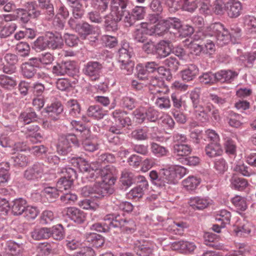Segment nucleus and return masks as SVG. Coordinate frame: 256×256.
Returning a JSON list of instances; mask_svg holds the SVG:
<instances>
[{
  "instance_id": "7c9ffc66",
  "label": "nucleus",
  "mask_w": 256,
  "mask_h": 256,
  "mask_svg": "<svg viewBox=\"0 0 256 256\" xmlns=\"http://www.w3.org/2000/svg\"><path fill=\"white\" fill-rule=\"evenodd\" d=\"M106 112L98 105L90 106L86 111L88 116L96 119H101L106 114Z\"/></svg>"
},
{
  "instance_id": "4c0bfd02",
  "label": "nucleus",
  "mask_w": 256,
  "mask_h": 256,
  "mask_svg": "<svg viewBox=\"0 0 256 256\" xmlns=\"http://www.w3.org/2000/svg\"><path fill=\"white\" fill-rule=\"evenodd\" d=\"M0 30V38H5L12 35L16 30L17 26L15 23H7L2 26Z\"/></svg>"
},
{
  "instance_id": "e2e57ef3",
  "label": "nucleus",
  "mask_w": 256,
  "mask_h": 256,
  "mask_svg": "<svg viewBox=\"0 0 256 256\" xmlns=\"http://www.w3.org/2000/svg\"><path fill=\"white\" fill-rule=\"evenodd\" d=\"M59 190H58V188L48 186L45 188L43 190V192L46 196L47 198L50 199V200H52L57 198H58Z\"/></svg>"
},
{
  "instance_id": "79ce46f5",
  "label": "nucleus",
  "mask_w": 256,
  "mask_h": 256,
  "mask_svg": "<svg viewBox=\"0 0 256 256\" xmlns=\"http://www.w3.org/2000/svg\"><path fill=\"white\" fill-rule=\"evenodd\" d=\"M172 246L175 250L188 252L194 251L196 247L194 243L184 241L175 242L172 244Z\"/></svg>"
},
{
  "instance_id": "ea45409f",
  "label": "nucleus",
  "mask_w": 256,
  "mask_h": 256,
  "mask_svg": "<svg viewBox=\"0 0 256 256\" xmlns=\"http://www.w3.org/2000/svg\"><path fill=\"white\" fill-rule=\"evenodd\" d=\"M134 251L138 256H152L153 248L148 244H140L134 247Z\"/></svg>"
},
{
  "instance_id": "f704fd0d",
  "label": "nucleus",
  "mask_w": 256,
  "mask_h": 256,
  "mask_svg": "<svg viewBox=\"0 0 256 256\" xmlns=\"http://www.w3.org/2000/svg\"><path fill=\"white\" fill-rule=\"evenodd\" d=\"M190 204L194 210H201L207 208L209 202L206 199L194 197L190 199Z\"/></svg>"
},
{
  "instance_id": "a211bd4d",
  "label": "nucleus",
  "mask_w": 256,
  "mask_h": 256,
  "mask_svg": "<svg viewBox=\"0 0 256 256\" xmlns=\"http://www.w3.org/2000/svg\"><path fill=\"white\" fill-rule=\"evenodd\" d=\"M171 51L168 42L161 40L156 43L155 55L158 58L161 59L168 56L170 54Z\"/></svg>"
},
{
  "instance_id": "0eeeda50",
  "label": "nucleus",
  "mask_w": 256,
  "mask_h": 256,
  "mask_svg": "<svg viewBox=\"0 0 256 256\" xmlns=\"http://www.w3.org/2000/svg\"><path fill=\"white\" fill-rule=\"evenodd\" d=\"M103 66L102 64L96 61H90L87 62L83 69L84 73L91 78L92 80L99 78Z\"/></svg>"
},
{
  "instance_id": "7ed1b4c3",
  "label": "nucleus",
  "mask_w": 256,
  "mask_h": 256,
  "mask_svg": "<svg viewBox=\"0 0 256 256\" xmlns=\"http://www.w3.org/2000/svg\"><path fill=\"white\" fill-rule=\"evenodd\" d=\"M211 28L214 36V37L216 39L218 45L222 46L228 44L230 42H232L231 37L229 34V30L224 28L222 24L219 22L215 23L211 26Z\"/></svg>"
},
{
  "instance_id": "bb28decb",
  "label": "nucleus",
  "mask_w": 256,
  "mask_h": 256,
  "mask_svg": "<svg viewBox=\"0 0 256 256\" xmlns=\"http://www.w3.org/2000/svg\"><path fill=\"white\" fill-rule=\"evenodd\" d=\"M120 62H124L130 60V58L134 54L132 48H130L128 44H124L118 50Z\"/></svg>"
},
{
  "instance_id": "a878e982",
  "label": "nucleus",
  "mask_w": 256,
  "mask_h": 256,
  "mask_svg": "<svg viewBox=\"0 0 256 256\" xmlns=\"http://www.w3.org/2000/svg\"><path fill=\"white\" fill-rule=\"evenodd\" d=\"M67 213L70 218L78 224H82L85 220V214L83 211L78 208H68Z\"/></svg>"
},
{
  "instance_id": "774afa93",
  "label": "nucleus",
  "mask_w": 256,
  "mask_h": 256,
  "mask_svg": "<svg viewBox=\"0 0 256 256\" xmlns=\"http://www.w3.org/2000/svg\"><path fill=\"white\" fill-rule=\"evenodd\" d=\"M155 104L160 109H168L171 106L170 100L167 96H158Z\"/></svg>"
},
{
  "instance_id": "f257e3e1",
  "label": "nucleus",
  "mask_w": 256,
  "mask_h": 256,
  "mask_svg": "<svg viewBox=\"0 0 256 256\" xmlns=\"http://www.w3.org/2000/svg\"><path fill=\"white\" fill-rule=\"evenodd\" d=\"M60 172L64 175L58 180L56 186L60 192H64L71 188L76 177V172L71 168H62Z\"/></svg>"
},
{
  "instance_id": "5701e85b",
  "label": "nucleus",
  "mask_w": 256,
  "mask_h": 256,
  "mask_svg": "<svg viewBox=\"0 0 256 256\" xmlns=\"http://www.w3.org/2000/svg\"><path fill=\"white\" fill-rule=\"evenodd\" d=\"M238 76V73L231 70H221L216 72V82H224L233 80Z\"/></svg>"
},
{
  "instance_id": "58836bf2",
  "label": "nucleus",
  "mask_w": 256,
  "mask_h": 256,
  "mask_svg": "<svg viewBox=\"0 0 256 256\" xmlns=\"http://www.w3.org/2000/svg\"><path fill=\"white\" fill-rule=\"evenodd\" d=\"M196 113L198 122H194L191 126L193 127L204 126V124L208 122V114H206L204 112H201L198 110H196Z\"/></svg>"
},
{
  "instance_id": "8fccbe9b",
  "label": "nucleus",
  "mask_w": 256,
  "mask_h": 256,
  "mask_svg": "<svg viewBox=\"0 0 256 256\" xmlns=\"http://www.w3.org/2000/svg\"><path fill=\"white\" fill-rule=\"evenodd\" d=\"M38 6L46 10L49 18L52 17L54 14L53 4L50 2V0H38Z\"/></svg>"
},
{
  "instance_id": "69168bd1",
  "label": "nucleus",
  "mask_w": 256,
  "mask_h": 256,
  "mask_svg": "<svg viewBox=\"0 0 256 256\" xmlns=\"http://www.w3.org/2000/svg\"><path fill=\"white\" fill-rule=\"evenodd\" d=\"M252 226L249 223L246 222L242 226H238L234 230V231L237 236H246L248 234L252 231Z\"/></svg>"
},
{
  "instance_id": "f3484780",
  "label": "nucleus",
  "mask_w": 256,
  "mask_h": 256,
  "mask_svg": "<svg viewBox=\"0 0 256 256\" xmlns=\"http://www.w3.org/2000/svg\"><path fill=\"white\" fill-rule=\"evenodd\" d=\"M156 22H158L157 24L150 28L152 32V35L154 34H163L170 28L169 18L166 20L160 18Z\"/></svg>"
},
{
  "instance_id": "393cba45",
  "label": "nucleus",
  "mask_w": 256,
  "mask_h": 256,
  "mask_svg": "<svg viewBox=\"0 0 256 256\" xmlns=\"http://www.w3.org/2000/svg\"><path fill=\"white\" fill-rule=\"evenodd\" d=\"M26 201L22 198L16 199L12 202V212L14 216H20L24 212L26 208Z\"/></svg>"
},
{
  "instance_id": "f8f14e48",
  "label": "nucleus",
  "mask_w": 256,
  "mask_h": 256,
  "mask_svg": "<svg viewBox=\"0 0 256 256\" xmlns=\"http://www.w3.org/2000/svg\"><path fill=\"white\" fill-rule=\"evenodd\" d=\"M224 7L228 16L230 18H236L242 13V5L238 0H229L224 4Z\"/></svg>"
},
{
  "instance_id": "6ab92c4d",
  "label": "nucleus",
  "mask_w": 256,
  "mask_h": 256,
  "mask_svg": "<svg viewBox=\"0 0 256 256\" xmlns=\"http://www.w3.org/2000/svg\"><path fill=\"white\" fill-rule=\"evenodd\" d=\"M212 39H214L212 34H206L202 38H200L203 44L204 54L208 55L212 54L216 50V46L214 41Z\"/></svg>"
},
{
  "instance_id": "4d7b16f0",
  "label": "nucleus",
  "mask_w": 256,
  "mask_h": 256,
  "mask_svg": "<svg viewBox=\"0 0 256 256\" xmlns=\"http://www.w3.org/2000/svg\"><path fill=\"white\" fill-rule=\"evenodd\" d=\"M156 45V43L153 42L152 40L148 39L143 43L142 48L146 54L155 55Z\"/></svg>"
},
{
  "instance_id": "f03ea898",
  "label": "nucleus",
  "mask_w": 256,
  "mask_h": 256,
  "mask_svg": "<svg viewBox=\"0 0 256 256\" xmlns=\"http://www.w3.org/2000/svg\"><path fill=\"white\" fill-rule=\"evenodd\" d=\"M52 72L56 76H63L65 74L73 76L78 72V68L74 61L62 62L54 66Z\"/></svg>"
},
{
  "instance_id": "dca6fc26",
  "label": "nucleus",
  "mask_w": 256,
  "mask_h": 256,
  "mask_svg": "<svg viewBox=\"0 0 256 256\" xmlns=\"http://www.w3.org/2000/svg\"><path fill=\"white\" fill-rule=\"evenodd\" d=\"M160 179H162L164 182V185L165 183L169 184H176L178 183L176 178V176L174 172L172 166L168 168H163L160 170Z\"/></svg>"
},
{
  "instance_id": "39448f33",
  "label": "nucleus",
  "mask_w": 256,
  "mask_h": 256,
  "mask_svg": "<svg viewBox=\"0 0 256 256\" xmlns=\"http://www.w3.org/2000/svg\"><path fill=\"white\" fill-rule=\"evenodd\" d=\"M92 190V198H98L107 196L114 192V188L112 186L106 182H98L91 186Z\"/></svg>"
},
{
  "instance_id": "37998d69",
  "label": "nucleus",
  "mask_w": 256,
  "mask_h": 256,
  "mask_svg": "<svg viewBox=\"0 0 256 256\" xmlns=\"http://www.w3.org/2000/svg\"><path fill=\"white\" fill-rule=\"evenodd\" d=\"M164 64L170 71L174 72H176L180 66L178 60L174 56H171L165 59Z\"/></svg>"
},
{
  "instance_id": "c756f323",
  "label": "nucleus",
  "mask_w": 256,
  "mask_h": 256,
  "mask_svg": "<svg viewBox=\"0 0 256 256\" xmlns=\"http://www.w3.org/2000/svg\"><path fill=\"white\" fill-rule=\"evenodd\" d=\"M45 110L49 116L52 117L53 120H57L59 118L58 114L63 111V106L60 102H57L52 104L50 106L46 107Z\"/></svg>"
},
{
  "instance_id": "9b49d317",
  "label": "nucleus",
  "mask_w": 256,
  "mask_h": 256,
  "mask_svg": "<svg viewBox=\"0 0 256 256\" xmlns=\"http://www.w3.org/2000/svg\"><path fill=\"white\" fill-rule=\"evenodd\" d=\"M46 39L48 48L50 49H60L64 45L63 38L59 33L47 32H46Z\"/></svg>"
},
{
  "instance_id": "49530a36",
  "label": "nucleus",
  "mask_w": 256,
  "mask_h": 256,
  "mask_svg": "<svg viewBox=\"0 0 256 256\" xmlns=\"http://www.w3.org/2000/svg\"><path fill=\"white\" fill-rule=\"evenodd\" d=\"M65 44L69 47H75L78 46L80 41L79 37L72 34L65 33L63 36Z\"/></svg>"
},
{
  "instance_id": "e433bc0d",
  "label": "nucleus",
  "mask_w": 256,
  "mask_h": 256,
  "mask_svg": "<svg viewBox=\"0 0 256 256\" xmlns=\"http://www.w3.org/2000/svg\"><path fill=\"white\" fill-rule=\"evenodd\" d=\"M232 186L239 190H244L248 185V181L242 178H240L236 175H233L230 179Z\"/></svg>"
},
{
  "instance_id": "052dcab7",
  "label": "nucleus",
  "mask_w": 256,
  "mask_h": 256,
  "mask_svg": "<svg viewBox=\"0 0 256 256\" xmlns=\"http://www.w3.org/2000/svg\"><path fill=\"white\" fill-rule=\"evenodd\" d=\"M51 236L56 240H62L64 237V230L60 224H58L52 227V230H50Z\"/></svg>"
},
{
  "instance_id": "6e6d98bb",
  "label": "nucleus",
  "mask_w": 256,
  "mask_h": 256,
  "mask_svg": "<svg viewBox=\"0 0 256 256\" xmlns=\"http://www.w3.org/2000/svg\"><path fill=\"white\" fill-rule=\"evenodd\" d=\"M88 242H90L92 246L96 248L101 246L104 244V240L103 237L96 233H92L87 238Z\"/></svg>"
},
{
  "instance_id": "2eb2a0df",
  "label": "nucleus",
  "mask_w": 256,
  "mask_h": 256,
  "mask_svg": "<svg viewBox=\"0 0 256 256\" xmlns=\"http://www.w3.org/2000/svg\"><path fill=\"white\" fill-rule=\"evenodd\" d=\"M102 182H106L111 186L116 180L114 177L115 170L112 166H106L102 168H100Z\"/></svg>"
},
{
  "instance_id": "864d4df0",
  "label": "nucleus",
  "mask_w": 256,
  "mask_h": 256,
  "mask_svg": "<svg viewBox=\"0 0 256 256\" xmlns=\"http://www.w3.org/2000/svg\"><path fill=\"white\" fill-rule=\"evenodd\" d=\"M120 182L124 186H130L134 182V174L127 170H124L122 174Z\"/></svg>"
},
{
  "instance_id": "3c124183",
  "label": "nucleus",
  "mask_w": 256,
  "mask_h": 256,
  "mask_svg": "<svg viewBox=\"0 0 256 256\" xmlns=\"http://www.w3.org/2000/svg\"><path fill=\"white\" fill-rule=\"evenodd\" d=\"M48 48L46 35L44 36H39L34 42L32 46V49L37 52L45 50Z\"/></svg>"
},
{
  "instance_id": "de8ad7c7",
  "label": "nucleus",
  "mask_w": 256,
  "mask_h": 256,
  "mask_svg": "<svg viewBox=\"0 0 256 256\" xmlns=\"http://www.w3.org/2000/svg\"><path fill=\"white\" fill-rule=\"evenodd\" d=\"M20 70L22 74L28 79L32 78L36 72V69L33 68L26 62L22 64Z\"/></svg>"
},
{
  "instance_id": "4be33fe9",
  "label": "nucleus",
  "mask_w": 256,
  "mask_h": 256,
  "mask_svg": "<svg viewBox=\"0 0 256 256\" xmlns=\"http://www.w3.org/2000/svg\"><path fill=\"white\" fill-rule=\"evenodd\" d=\"M198 71L196 66L190 64L187 68L181 71L182 78L186 82L192 80L198 74Z\"/></svg>"
},
{
  "instance_id": "cd10ccee",
  "label": "nucleus",
  "mask_w": 256,
  "mask_h": 256,
  "mask_svg": "<svg viewBox=\"0 0 256 256\" xmlns=\"http://www.w3.org/2000/svg\"><path fill=\"white\" fill-rule=\"evenodd\" d=\"M68 108L69 114L74 118L80 117L81 115V108L80 104L76 100H70L66 102Z\"/></svg>"
},
{
  "instance_id": "603ef678",
  "label": "nucleus",
  "mask_w": 256,
  "mask_h": 256,
  "mask_svg": "<svg viewBox=\"0 0 256 256\" xmlns=\"http://www.w3.org/2000/svg\"><path fill=\"white\" fill-rule=\"evenodd\" d=\"M229 34L231 37L232 44L238 43L242 36V30L236 26H232L229 30Z\"/></svg>"
},
{
  "instance_id": "6e6552de",
  "label": "nucleus",
  "mask_w": 256,
  "mask_h": 256,
  "mask_svg": "<svg viewBox=\"0 0 256 256\" xmlns=\"http://www.w3.org/2000/svg\"><path fill=\"white\" fill-rule=\"evenodd\" d=\"M146 26V24L143 22L137 25V28L132 34L133 38L136 42L143 44L148 40V36L152 35L150 29L147 28Z\"/></svg>"
},
{
  "instance_id": "412c9836",
  "label": "nucleus",
  "mask_w": 256,
  "mask_h": 256,
  "mask_svg": "<svg viewBox=\"0 0 256 256\" xmlns=\"http://www.w3.org/2000/svg\"><path fill=\"white\" fill-rule=\"evenodd\" d=\"M76 32L82 38L85 39L88 36L94 34L95 30L93 26L86 22H82L78 26Z\"/></svg>"
},
{
  "instance_id": "13d9d810",
  "label": "nucleus",
  "mask_w": 256,
  "mask_h": 256,
  "mask_svg": "<svg viewBox=\"0 0 256 256\" xmlns=\"http://www.w3.org/2000/svg\"><path fill=\"white\" fill-rule=\"evenodd\" d=\"M232 203L238 210L244 211L247 208L245 199L239 196H236L232 200Z\"/></svg>"
},
{
  "instance_id": "bf43d9fd",
  "label": "nucleus",
  "mask_w": 256,
  "mask_h": 256,
  "mask_svg": "<svg viewBox=\"0 0 256 256\" xmlns=\"http://www.w3.org/2000/svg\"><path fill=\"white\" fill-rule=\"evenodd\" d=\"M120 104L124 108L132 110L136 107V100L131 96H124L121 99Z\"/></svg>"
},
{
  "instance_id": "c85d7f7f",
  "label": "nucleus",
  "mask_w": 256,
  "mask_h": 256,
  "mask_svg": "<svg viewBox=\"0 0 256 256\" xmlns=\"http://www.w3.org/2000/svg\"><path fill=\"white\" fill-rule=\"evenodd\" d=\"M120 216H114L113 214H107L104 216L103 224L106 230H108L109 231L112 228L120 227Z\"/></svg>"
},
{
  "instance_id": "9d476101",
  "label": "nucleus",
  "mask_w": 256,
  "mask_h": 256,
  "mask_svg": "<svg viewBox=\"0 0 256 256\" xmlns=\"http://www.w3.org/2000/svg\"><path fill=\"white\" fill-rule=\"evenodd\" d=\"M122 20V14H112L105 16L104 28L106 32H115L118 30V22Z\"/></svg>"
},
{
  "instance_id": "aec40b11",
  "label": "nucleus",
  "mask_w": 256,
  "mask_h": 256,
  "mask_svg": "<svg viewBox=\"0 0 256 256\" xmlns=\"http://www.w3.org/2000/svg\"><path fill=\"white\" fill-rule=\"evenodd\" d=\"M5 249L8 251L6 256H20L24 250L22 244H18L13 241L7 242Z\"/></svg>"
},
{
  "instance_id": "4468645a",
  "label": "nucleus",
  "mask_w": 256,
  "mask_h": 256,
  "mask_svg": "<svg viewBox=\"0 0 256 256\" xmlns=\"http://www.w3.org/2000/svg\"><path fill=\"white\" fill-rule=\"evenodd\" d=\"M71 140L74 144L76 138L74 136H61L58 139L57 144V150L62 154H66L70 151L71 145L70 141Z\"/></svg>"
},
{
  "instance_id": "a18cd8bd",
  "label": "nucleus",
  "mask_w": 256,
  "mask_h": 256,
  "mask_svg": "<svg viewBox=\"0 0 256 256\" xmlns=\"http://www.w3.org/2000/svg\"><path fill=\"white\" fill-rule=\"evenodd\" d=\"M200 182V180L196 176H190L182 181V185L188 190H194Z\"/></svg>"
},
{
  "instance_id": "c03bdc74",
  "label": "nucleus",
  "mask_w": 256,
  "mask_h": 256,
  "mask_svg": "<svg viewBox=\"0 0 256 256\" xmlns=\"http://www.w3.org/2000/svg\"><path fill=\"white\" fill-rule=\"evenodd\" d=\"M119 223L120 226L123 230L128 233H133L136 230V225L134 222L132 220H126L120 218Z\"/></svg>"
},
{
  "instance_id": "ddd939ff",
  "label": "nucleus",
  "mask_w": 256,
  "mask_h": 256,
  "mask_svg": "<svg viewBox=\"0 0 256 256\" xmlns=\"http://www.w3.org/2000/svg\"><path fill=\"white\" fill-rule=\"evenodd\" d=\"M16 148H20V152L14 154L12 156L14 165L18 167L26 166L30 162V158L24 154L27 150V148H20L18 146Z\"/></svg>"
},
{
  "instance_id": "0e129e2a",
  "label": "nucleus",
  "mask_w": 256,
  "mask_h": 256,
  "mask_svg": "<svg viewBox=\"0 0 256 256\" xmlns=\"http://www.w3.org/2000/svg\"><path fill=\"white\" fill-rule=\"evenodd\" d=\"M214 168L219 174H223L228 169V164L224 158H220L215 160Z\"/></svg>"
},
{
  "instance_id": "09e8293b",
  "label": "nucleus",
  "mask_w": 256,
  "mask_h": 256,
  "mask_svg": "<svg viewBox=\"0 0 256 256\" xmlns=\"http://www.w3.org/2000/svg\"><path fill=\"white\" fill-rule=\"evenodd\" d=\"M9 164L8 162L0 163V184L8 182L10 178L8 173Z\"/></svg>"
},
{
  "instance_id": "423d86ee",
  "label": "nucleus",
  "mask_w": 256,
  "mask_h": 256,
  "mask_svg": "<svg viewBox=\"0 0 256 256\" xmlns=\"http://www.w3.org/2000/svg\"><path fill=\"white\" fill-rule=\"evenodd\" d=\"M148 7L154 14H149L148 18L152 24H155L160 18H163V6L160 0H149Z\"/></svg>"
},
{
  "instance_id": "a19ab883",
  "label": "nucleus",
  "mask_w": 256,
  "mask_h": 256,
  "mask_svg": "<svg viewBox=\"0 0 256 256\" xmlns=\"http://www.w3.org/2000/svg\"><path fill=\"white\" fill-rule=\"evenodd\" d=\"M172 105L175 110H180L182 106H186V102L183 100L182 96L178 92H174L171 94Z\"/></svg>"
},
{
  "instance_id": "2f4dec72",
  "label": "nucleus",
  "mask_w": 256,
  "mask_h": 256,
  "mask_svg": "<svg viewBox=\"0 0 256 256\" xmlns=\"http://www.w3.org/2000/svg\"><path fill=\"white\" fill-rule=\"evenodd\" d=\"M17 85L14 78L4 74L0 76V86L5 90H11Z\"/></svg>"
},
{
  "instance_id": "473e14b6",
  "label": "nucleus",
  "mask_w": 256,
  "mask_h": 256,
  "mask_svg": "<svg viewBox=\"0 0 256 256\" xmlns=\"http://www.w3.org/2000/svg\"><path fill=\"white\" fill-rule=\"evenodd\" d=\"M173 148L174 154L180 156H186L192 152V147L187 144H174Z\"/></svg>"
},
{
  "instance_id": "20e7f679",
  "label": "nucleus",
  "mask_w": 256,
  "mask_h": 256,
  "mask_svg": "<svg viewBox=\"0 0 256 256\" xmlns=\"http://www.w3.org/2000/svg\"><path fill=\"white\" fill-rule=\"evenodd\" d=\"M27 10L19 8L17 10V17L20 22L27 23L30 18H36L40 15V12L36 10L33 2H27Z\"/></svg>"
},
{
  "instance_id": "c9c22d12",
  "label": "nucleus",
  "mask_w": 256,
  "mask_h": 256,
  "mask_svg": "<svg viewBox=\"0 0 256 256\" xmlns=\"http://www.w3.org/2000/svg\"><path fill=\"white\" fill-rule=\"evenodd\" d=\"M32 236L36 240L48 238L51 236L50 228H43L36 229L32 232Z\"/></svg>"
},
{
  "instance_id": "338daca9",
  "label": "nucleus",
  "mask_w": 256,
  "mask_h": 256,
  "mask_svg": "<svg viewBox=\"0 0 256 256\" xmlns=\"http://www.w3.org/2000/svg\"><path fill=\"white\" fill-rule=\"evenodd\" d=\"M183 10L188 12H194L198 6V3L200 0H194L190 1L189 0H183Z\"/></svg>"
},
{
  "instance_id": "b1692460",
  "label": "nucleus",
  "mask_w": 256,
  "mask_h": 256,
  "mask_svg": "<svg viewBox=\"0 0 256 256\" xmlns=\"http://www.w3.org/2000/svg\"><path fill=\"white\" fill-rule=\"evenodd\" d=\"M206 154L210 158H214L222 154L223 150L220 144L218 142H211L205 148Z\"/></svg>"
},
{
  "instance_id": "5fc2aeb1",
  "label": "nucleus",
  "mask_w": 256,
  "mask_h": 256,
  "mask_svg": "<svg viewBox=\"0 0 256 256\" xmlns=\"http://www.w3.org/2000/svg\"><path fill=\"white\" fill-rule=\"evenodd\" d=\"M199 80L200 82L204 84H212L216 82V73L208 72L203 74L199 76Z\"/></svg>"
},
{
  "instance_id": "1a4fd4ad",
  "label": "nucleus",
  "mask_w": 256,
  "mask_h": 256,
  "mask_svg": "<svg viewBox=\"0 0 256 256\" xmlns=\"http://www.w3.org/2000/svg\"><path fill=\"white\" fill-rule=\"evenodd\" d=\"M44 172L43 164L36 162L24 172V178L28 180H34L41 178Z\"/></svg>"
},
{
  "instance_id": "72a5a7b5",
  "label": "nucleus",
  "mask_w": 256,
  "mask_h": 256,
  "mask_svg": "<svg viewBox=\"0 0 256 256\" xmlns=\"http://www.w3.org/2000/svg\"><path fill=\"white\" fill-rule=\"evenodd\" d=\"M20 118L24 124H28L36 120L37 114L33 108H28L21 113Z\"/></svg>"
},
{
  "instance_id": "680f3d73",
  "label": "nucleus",
  "mask_w": 256,
  "mask_h": 256,
  "mask_svg": "<svg viewBox=\"0 0 256 256\" xmlns=\"http://www.w3.org/2000/svg\"><path fill=\"white\" fill-rule=\"evenodd\" d=\"M72 8V16L76 18H81L84 13V10L82 4L80 2L76 4L71 5Z\"/></svg>"
}]
</instances>
